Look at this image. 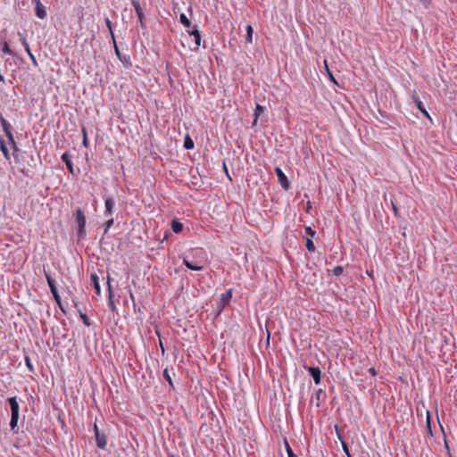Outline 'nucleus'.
<instances>
[{"mask_svg":"<svg viewBox=\"0 0 457 457\" xmlns=\"http://www.w3.org/2000/svg\"><path fill=\"white\" fill-rule=\"evenodd\" d=\"M75 220L77 222V236L79 239L86 237V216L81 208H77L74 212Z\"/></svg>","mask_w":457,"mask_h":457,"instance_id":"1","label":"nucleus"},{"mask_svg":"<svg viewBox=\"0 0 457 457\" xmlns=\"http://www.w3.org/2000/svg\"><path fill=\"white\" fill-rule=\"evenodd\" d=\"M94 434L97 447L102 450H105L107 445V436L104 432L99 430L96 423L94 424Z\"/></svg>","mask_w":457,"mask_h":457,"instance_id":"2","label":"nucleus"},{"mask_svg":"<svg viewBox=\"0 0 457 457\" xmlns=\"http://www.w3.org/2000/svg\"><path fill=\"white\" fill-rule=\"evenodd\" d=\"M275 173L278 177V183L280 184L281 187L285 190H288L290 184L283 170L279 167H276Z\"/></svg>","mask_w":457,"mask_h":457,"instance_id":"3","label":"nucleus"},{"mask_svg":"<svg viewBox=\"0 0 457 457\" xmlns=\"http://www.w3.org/2000/svg\"><path fill=\"white\" fill-rule=\"evenodd\" d=\"M104 216L109 217L113 213V209L115 207V200L112 196H104Z\"/></svg>","mask_w":457,"mask_h":457,"instance_id":"4","label":"nucleus"},{"mask_svg":"<svg viewBox=\"0 0 457 457\" xmlns=\"http://www.w3.org/2000/svg\"><path fill=\"white\" fill-rule=\"evenodd\" d=\"M309 374L312 377L313 381L316 385H319L321 381V370L319 367L303 366Z\"/></svg>","mask_w":457,"mask_h":457,"instance_id":"5","label":"nucleus"},{"mask_svg":"<svg viewBox=\"0 0 457 457\" xmlns=\"http://www.w3.org/2000/svg\"><path fill=\"white\" fill-rule=\"evenodd\" d=\"M35 4V13L39 19H45L47 15L45 6L40 0H31Z\"/></svg>","mask_w":457,"mask_h":457,"instance_id":"6","label":"nucleus"},{"mask_svg":"<svg viewBox=\"0 0 457 457\" xmlns=\"http://www.w3.org/2000/svg\"><path fill=\"white\" fill-rule=\"evenodd\" d=\"M7 138H8L9 145H11V147L13 150L12 155L15 160V162L20 163V157L21 156V150L17 146V144L14 140L13 135H11V137H7Z\"/></svg>","mask_w":457,"mask_h":457,"instance_id":"7","label":"nucleus"},{"mask_svg":"<svg viewBox=\"0 0 457 457\" xmlns=\"http://www.w3.org/2000/svg\"><path fill=\"white\" fill-rule=\"evenodd\" d=\"M7 402L10 405L11 415H20V406L16 396L9 397Z\"/></svg>","mask_w":457,"mask_h":457,"instance_id":"8","label":"nucleus"},{"mask_svg":"<svg viewBox=\"0 0 457 457\" xmlns=\"http://www.w3.org/2000/svg\"><path fill=\"white\" fill-rule=\"evenodd\" d=\"M188 34L190 36H192L194 37V42H195V49H197L200 45H201V33L199 31V29H197V26L195 25L193 28H192V30H187Z\"/></svg>","mask_w":457,"mask_h":457,"instance_id":"9","label":"nucleus"},{"mask_svg":"<svg viewBox=\"0 0 457 457\" xmlns=\"http://www.w3.org/2000/svg\"><path fill=\"white\" fill-rule=\"evenodd\" d=\"M0 124L3 128V130L6 136V137H11V135H12V125L4 119L3 114L0 112Z\"/></svg>","mask_w":457,"mask_h":457,"instance_id":"10","label":"nucleus"},{"mask_svg":"<svg viewBox=\"0 0 457 457\" xmlns=\"http://www.w3.org/2000/svg\"><path fill=\"white\" fill-rule=\"evenodd\" d=\"M62 161L66 164L69 171L73 174V163L71 162V155L69 152H64L61 156Z\"/></svg>","mask_w":457,"mask_h":457,"instance_id":"11","label":"nucleus"},{"mask_svg":"<svg viewBox=\"0 0 457 457\" xmlns=\"http://www.w3.org/2000/svg\"><path fill=\"white\" fill-rule=\"evenodd\" d=\"M107 287H108V292H109V298H108L107 305L112 312H117V308H116L115 303L112 299V287H111V283H110L109 279L107 281Z\"/></svg>","mask_w":457,"mask_h":457,"instance_id":"12","label":"nucleus"},{"mask_svg":"<svg viewBox=\"0 0 457 457\" xmlns=\"http://www.w3.org/2000/svg\"><path fill=\"white\" fill-rule=\"evenodd\" d=\"M413 100H414V103L417 106V108L420 111V112L426 117L428 118L430 122L432 123V118L430 117V115L428 114V112H427V110L425 109L422 102L418 98V97H413Z\"/></svg>","mask_w":457,"mask_h":457,"instance_id":"13","label":"nucleus"},{"mask_svg":"<svg viewBox=\"0 0 457 457\" xmlns=\"http://www.w3.org/2000/svg\"><path fill=\"white\" fill-rule=\"evenodd\" d=\"M90 279H91L93 287L96 290V295H101V287H100L99 278H98L97 274L96 273H92L90 275Z\"/></svg>","mask_w":457,"mask_h":457,"instance_id":"14","label":"nucleus"},{"mask_svg":"<svg viewBox=\"0 0 457 457\" xmlns=\"http://www.w3.org/2000/svg\"><path fill=\"white\" fill-rule=\"evenodd\" d=\"M232 298V289H228L225 293L220 295V308H223L226 304H228Z\"/></svg>","mask_w":457,"mask_h":457,"instance_id":"15","label":"nucleus"},{"mask_svg":"<svg viewBox=\"0 0 457 457\" xmlns=\"http://www.w3.org/2000/svg\"><path fill=\"white\" fill-rule=\"evenodd\" d=\"M113 46H114L115 54H116L117 57L119 58V60L123 64H129V65H131V62L129 61L130 60L129 56L120 54L116 42H115V45H113Z\"/></svg>","mask_w":457,"mask_h":457,"instance_id":"16","label":"nucleus"},{"mask_svg":"<svg viewBox=\"0 0 457 457\" xmlns=\"http://www.w3.org/2000/svg\"><path fill=\"white\" fill-rule=\"evenodd\" d=\"M183 264L189 270L199 271L204 269L202 265H197L193 263L192 262L188 261L187 258H183Z\"/></svg>","mask_w":457,"mask_h":457,"instance_id":"17","label":"nucleus"},{"mask_svg":"<svg viewBox=\"0 0 457 457\" xmlns=\"http://www.w3.org/2000/svg\"><path fill=\"white\" fill-rule=\"evenodd\" d=\"M265 111V107L261 105V104H256V107H255V110H254V113H253V126H255L257 124V121H258V118L261 114H262Z\"/></svg>","mask_w":457,"mask_h":457,"instance_id":"18","label":"nucleus"},{"mask_svg":"<svg viewBox=\"0 0 457 457\" xmlns=\"http://www.w3.org/2000/svg\"><path fill=\"white\" fill-rule=\"evenodd\" d=\"M325 398H326V393L324 392L323 389L319 388L315 392L316 406L320 407V403L323 402L325 400Z\"/></svg>","mask_w":457,"mask_h":457,"instance_id":"19","label":"nucleus"},{"mask_svg":"<svg viewBox=\"0 0 457 457\" xmlns=\"http://www.w3.org/2000/svg\"><path fill=\"white\" fill-rule=\"evenodd\" d=\"M183 224L178 220H173L171 221V229L174 233H180L183 230Z\"/></svg>","mask_w":457,"mask_h":457,"instance_id":"20","label":"nucleus"},{"mask_svg":"<svg viewBox=\"0 0 457 457\" xmlns=\"http://www.w3.org/2000/svg\"><path fill=\"white\" fill-rule=\"evenodd\" d=\"M21 156L20 157V163H19V164L21 165V167H20V171H21L23 175L28 176V175H29V173H28V172H29V170H28V169H27V168L25 167V165H24V161H25V160H24V157H25V154H26L25 152H24V153H21Z\"/></svg>","mask_w":457,"mask_h":457,"instance_id":"21","label":"nucleus"},{"mask_svg":"<svg viewBox=\"0 0 457 457\" xmlns=\"http://www.w3.org/2000/svg\"><path fill=\"white\" fill-rule=\"evenodd\" d=\"M44 274L50 290L53 288H56L55 280L51 277V275L46 270H44Z\"/></svg>","mask_w":457,"mask_h":457,"instance_id":"22","label":"nucleus"},{"mask_svg":"<svg viewBox=\"0 0 457 457\" xmlns=\"http://www.w3.org/2000/svg\"><path fill=\"white\" fill-rule=\"evenodd\" d=\"M195 146L193 139L189 137V135H187L184 139V147L187 150L193 149Z\"/></svg>","mask_w":457,"mask_h":457,"instance_id":"23","label":"nucleus"},{"mask_svg":"<svg viewBox=\"0 0 457 457\" xmlns=\"http://www.w3.org/2000/svg\"><path fill=\"white\" fill-rule=\"evenodd\" d=\"M131 4L135 9V12H136L137 17H141V14H144V13H143V10L140 6L139 2L137 0H131Z\"/></svg>","mask_w":457,"mask_h":457,"instance_id":"24","label":"nucleus"},{"mask_svg":"<svg viewBox=\"0 0 457 457\" xmlns=\"http://www.w3.org/2000/svg\"><path fill=\"white\" fill-rule=\"evenodd\" d=\"M245 30H246L245 41H246V43H252L253 42V27L251 25H247L246 28H245Z\"/></svg>","mask_w":457,"mask_h":457,"instance_id":"25","label":"nucleus"},{"mask_svg":"<svg viewBox=\"0 0 457 457\" xmlns=\"http://www.w3.org/2000/svg\"><path fill=\"white\" fill-rule=\"evenodd\" d=\"M20 415H11L10 427L11 429L15 432Z\"/></svg>","mask_w":457,"mask_h":457,"instance_id":"26","label":"nucleus"},{"mask_svg":"<svg viewBox=\"0 0 457 457\" xmlns=\"http://www.w3.org/2000/svg\"><path fill=\"white\" fill-rule=\"evenodd\" d=\"M179 21L186 27V28H190L191 27V21H189V19L187 17V15L185 13H181L179 15Z\"/></svg>","mask_w":457,"mask_h":457,"instance_id":"27","label":"nucleus"},{"mask_svg":"<svg viewBox=\"0 0 457 457\" xmlns=\"http://www.w3.org/2000/svg\"><path fill=\"white\" fill-rule=\"evenodd\" d=\"M305 246L310 253H314L316 250L314 243L310 237L306 238Z\"/></svg>","mask_w":457,"mask_h":457,"instance_id":"28","label":"nucleus"},{"mask_svg":"<svg viewBox=\"0 0 457 457\" xmlns=\"http://www.w3.org/2000/svg\"><path fill=\"white\" fill-rule=\"evenodd\" d=\"M2 51L4 54H8V55H11V56L15 55V53L10 48L7 42H4L3 44Z\"/></svg>","mask_w":457,"mask_h":457,"instance_id":"29","label":"nucleus"},{"mask_svg":"<svg viewBox=\"0 0 457 457\" xmlns=\"http://www.w3.org/2000/svg\"><path fill=\"white\" fill-rule=\"evenodd\" d=\"M105 24H106V27L108 28L109 31H110V34H111V37L112 39V42H113V45H115V37H114V33H113V30H112V21L106 18L105 19Z\"/></svg>","mask_w":457,"mask_h":457,"instance_id":"30","label":"nucleus"},{"mask_svg":"<svg viewBox=\"0 0 457 457\" xmlns=\"http://www.w3.org/2000/svg\"><path fill=\"white\" fill-rule=\"evenodd\" d=\"M78 312H79V316L84 323L85 326L89 327L91 325L88 317L82 312L80 309L78 308Z\"/></svg>","mask_w":457,"mask_h":457,"instance_id":"31","label":"nucleus"},{"mask_svg":"<svg viewBox=\"0 0 457 457\" xmlns=\"http://www.w3.org/2000/svg\"><path fill=\"white\" fill-rule=\"evenodd\" d=\"M341 445H342L343 451L346 454V456L353 457V454L350 453L348 445L344 439H341Z\"/></svg>","mask_w":457,"mask_h":457,"instance_id":"32","label":"nucleus"},{"mask_svg":"<svg viewBox=\"0 0 457 457\" xmlns=\"http://www.w3.org/2000/svg\"><path fill=\"white\" fill-rule=\"evenodd\" d=\"M19 36H20V40H21V44H22V46H24L25 51H26L27 49H29V43H28V41H27V38H26V37L24 36V34L20 33V32H19Z\"/></svg>","mask_w":457,"mask_h":457,"instance_id":"33","label":"nucleus"},{"mask_svg":"<svg viewBox=\"0 0 457 457\" xmlns=\"http://www.w3.org/2000/svg\"><path fill=\"white\" fill-rule=\"evenodd\" d=\"M19 36H20V40H21V44H22V46H24L25 51H26L27 49H29V43H28V41H27V38H26V37L24 36V34L20 33V32H19Z\"/></svg>","mask_w":457,"mask_h":457,"instance_id":"34","label":"nucleus"},{"mask_svg":"<svg viewBox=\"0 0 457 457\" xmlns=\"http://www.w3.org/2000/svg\"><path fill=\"white\" fill-rule=\"evenodd\" d=\"M163 378L166 381H168V383L170 384V386H173V382H172V379H171V377L169 373V370L168 369H165L163 370Z\"/></svg>","mask_w":457,"mask_h":457,"instance_id":"35","label":"nucleus"},{"mask_svg":"<svg viewBox=\"0 0 457 457\" xmlns=\"http://www.w3.org/2000/svg\"><path fill=\"white\" fill-rule=\"evenodd\" d=\"M285 447H286V451H287V456H288V457H297V456L294 453V452H293L292 448L290 447V445H289V444L287 443V440H285Z\"/></svg>","mask_w":457,"mask_h":457,"instance_id":"36","label":"nucleus"},{"mask_svg":"<svg viewBox=\"0 0 457 457\" xmlns=\"http://www.w3.org/2000/svg\"><path fill=\"white\" fill-rule=\"evenodd\" d=\"M305 234L308 237H313L316 235V231L312 229L311 227L306 226L304 228Z\"/></svg>","mask_w":457,"mask_h":457,"instance_id":"37","label":"nucleus"},{"mask_svg":"<svg viewBox=\"0 0 457 457\" xmlns=\"http://www.w3.org/2000/svg\"><path fill=\"white\" fill-rule=\"evenodd\" d=\"M114 223V220L112 218H110L109 220H106L105 224H104V234H106L109 230V228L113 225Z\"/></svg>","mask_w":457,"mask_h":457,"instance_id":"38","label":"nucleus"},{"mask_svg":"<svg viewBox=\"0 0 457 457\" xmlns=\"http://www.w3.org/2000/svg\"><path fill=\"white\" fill-rule=\"evenodd\" d=\"M332 272L335 276H340L343 274L344 272V268L343 266H336L333 270H332Z\"/></svg>","mask_w":457,"mask_h":457,"instance_id":"39","label":"nucleus"},{"mask_svg":"<svg viewBox=\"0 0 457 457\" xmlns=\"http://www.w3.org/2000/svg\"><path fill=\"white\" fill-rule=\"evenodd\" d=\"M26 52H27L29 59L31 60L33 65L35 67H37V62L36 57L34 56V54L31 53L30 48L27 49Z\"/></svg>","mask_w":457,"mask_h":457,"instance_id":"40","label":"nucleus"},{"mask_svg":"<svg viewBox=\"0 0 457 457\" xmlns=\"http://www.w3.org/2000/svg\"><path fill=\"white\" fill-rule=\"evenodd\" d=\"M25 363H26L27 368H28L31 372H33V371H34V367H33V365H32V363H31V360H30V358H29L28 355H26V356H25Z\"/></svg>","mask_w":457,"mask_h":457,"instance_id":"41","label":"nucleus"},{"mask_svg":"<svg viewBox=\"0 0 457 457\" xmlns=\"http://www.w3.org/2000/svg\"><path fill=\"white\" fill-rule=\"evenodd\" d=\"M391 204H392V208H393V211H394V213L396 217H399L400 216V212H399V209L398 207L396 206V204L394 203V201H391Z\"/></svg>","mask_w":457,"mask_h":457,"instance_id":"42","label":"nucleus"},{"mask_svg":"<svg viewBox=\"0 0 457 457\" xmlns=\"http://www.w3.org/2000/svg\"><path fill=\"white\" fill-rule=\"evenodd\" d=\"M138 21H139V23H140V27L142 29H145L146 25H145V16H144V14H141V17H138Z\"/></svg>","mask_w":457,"mask_h":457,"instance_id":"43","label":"nucleus"},{"mask_svg":"<svg viewBox=\"0 0 457 457\" xmlns=\"http://www.w3.org/2000/svg\"><path fill=\"white\" fill-rule=\"evenodd\" d=\"M82 132H83V145H84L85 146H87V143H88V141H87V131H86V129H82Z\"/></svg>","mask_w":457,"mask_h":457,"instance_id":"44","label":"nucleus"},{"mask_svg":"<svg viewBox=\"0 0 457 457\" xmlns=\"http://www.w3.org/2000/svg\"><path fill=\"white\" fill-rule=\"evenodd\" d=\"M0 150L2 153H4V151H8V148L6 147L5 143L2 138H0Z\"/></svg>","mask_w":457,"mask_h":457,"instance_id":"45","label":"nucleus"},{"mask_svg":"<svg viewBox=\"0 0 457 457\" xmlns=\"http://www.w3.org/2000/svg\"><path fill=\"white\" fill-rule=\"evenodd\" d=\"M54 300H55L56 303L58 304V306L61 308V310H62V312H64V311H63V308H62V303H61V297H60V295H58L57 296H54Z\"/></svg>","mask_w":457,"mask_h":457,"instance_id":"46","label":"nucleus"},{"mask_svg":"<svg viewBox=\"0 0 457 457\" xmlns=\"http://www.w3.org/2000/svg\"><path fill=\"white\" fill-rule=\"evenodd\" d=\"M335 428H336L337 436L338 439L341 441V439H344V438L342 436L340 428H338L337 425L335 427Z\"/></svg>","mask_w":457,"mask_h":457,"instance_id":"47","label":"nucleus"},{"mask_svg":"<svg viewBox=\"0 0 457 457\" xmlns=\"http://www.w3.org/2000/svg\"><path fill=\"white\" fill-rule=\"evenodd\" d=\"M325 64H327V63L325 62ZM326 70H327V72H328V75L330 80L336 83V80H335L332 73L329 71L328 65H326Z\"/></svg>","mask_w":457,"mask_h":457,"instance_id":"48","label":"nucleus"},{"mask_svg":"<svg viewBox=\"0 0 457 457\" xmlns=\"http://www.w3.org/2000/svg\"><path fill=\"white\" fill-rule=\"evenodd\" d=\"M50 291H51V293H52V295H53V296H54H54H57V295H59L58 290H57V287H56V288H53V289H51Z\"/></svg>","mask_w":457,"mask_h":457,"instance_id":"49","label":"nucleus"},{"mask_svg":"<svg viewBox=\"0 0 457 457\" xmlns=\"http://www.w3.org/2000/svg\"><path fill=\"white\" fill-rule=\"evenodd\" d=\"M3 154H4V158H5L6 160H10V153H9V150H8V151H4Z\"/></svg>","mask_w":457,"mask_h":457,"instance_id":"50","label":"nucleus"},{"mask_svg":"<svg viewBox=\"0 0 457 457\" xmlns=\"http://www.w3.org/2000/svg\"><path fill=\"white\" fill-rule=\"evenodd\" d=\"M160 348L162 350V353L163 354L164 352H165V349H164V346H163V344H162V340H160Z\"/></svg>","mask_w":457,"mask_h":457,"instance_id":"51","label":"nucleus"},{"mask_svg":"<svg viewBox=\"0 0 457 457\" xmlns=\"http://www.w3.org/2000/svg\"><path fill=\"white\" fill-rule=\"evenodd\" d=\"M369 371H370L373 376H375V375L377 374L375 368H370V369L369 370Z\"/></svg>","mask_w":457,"mask_h":457,"instance_id":"52","label":"nucleus"},{"mask_svg":"<svg viewBox=\"0 0 457 457\" xmlns=\"http://www.w3.org/2000/svg\"><path fill=\"white\" fill-rule=\"evenodd\" d=\"M311 209H312L311 203H310V202H308L307 206H306V212H310V210H311Z\"/></svg>","mask_w":457,"mask_h":457,"instance_id":"53","label":"nucleus"},{"mask_svg":"<svg viewBox=\"0 0 457 457\" xmlns=\"http://www.w3.org/2000/svg\"><path fill=\"white\" fill-rule=\"evenodd\" d=\"M129 296H130L131 301L133 302V304L135 305L134 295H133V294L131 292H130Z\"/></svg>","mask_w":457,"mask_h":457,"instance_id":"54","label":"nucleus"},{"mask_svg":"<svg viewBox=\"0 0 457 457\" xmlns=\"http://www.w3.org/2000/svg\"><path fill=\"white\" fill-rule=\"evenodd\" d=\"M59 421L61 422V424H62V428H63V427H65V422H64V420H62L61 418H59Z\"/></svg>","mask_w":457,"mask_h":457,"instance_id":"55","label":"nucleus"},{"mask_svg":"<svg viewBox=\"0 0 457 457\" xmlns=\"http://www.w3.org/2000/svg\"><path fill=\"white\" fill-rule=\"evenodd\" d=\"M223 167H224V170H226V173H228L227 166L225 163L223 164ZM227 175H228V179L231 180V178L229 177V175L228 174H227Z\"/></svg>","mask_w":457,"mask_h":457,"instance_id":"56","label":"nucleus"},{"mask_svg":"<svg viewBox=\"0 0 457 457\" xmlns=\"http://www.w3.org/2000/svg\"><path fill=\"white\" fill-rule=\"evenodd\" d=\"M30 161L33 162V164H35V160L32 154L30 155Z\"/></svg>","mask_w":457,"mask_h":457,"instance_id":"57","label":"nucleus"},{"mask_svg":"<svg viewBox=\"0 0 457 457\" xmlns=\"http://www.w3.org/2000/svg\"><path fill=\"white\" fill-rule=\"evenodd\" d=\"M172 457H174V456H172Z\"/></svg>","mask_w":457,"mask_h":457,"instance_id":"58","label":"nucleus"}]
</instances>
